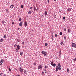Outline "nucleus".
Here are the masks:
<instances>
[{"label":"nucleus","mask_w":76,"mask_h":76,"mask_svg":"<svg viewBox=\"0 0 76 76\" xmlns=\"http://www.w3.org/2000/svg\"><path fill=\"white\" fill-rule=\"evenodd\" d=\"M56 71H58V69L60 70H61V66H60V63H58V66L56 67Z\"/></svg>","instance_id":"nucleus-1"},{"label":"nucleus","mask_w":76,"mask_h":76,"mask_svg":"<svg viewBox=\"0 0 76 76\" xmlns=\"http://www.w3.org/2000/svg\"><path fill=\"white\" fill-rule=\"evenodd\" d=\"M41 53L42 54H43L44 56H45L47 55V52L44 51H42V52H41Z\"/></svg>","instance_id":"nucleus-2"},{"label":"nucleus","mask_w":76,"mask_h":76,"mask_svg":"<svg viewBox=\"0 0 76 76\" xmlns=\"http://www.w3.org/2000/svg\"><path fill=\"white\" fill-rule=\"evenodd\" d=\"M72 45L73 47L74 48H76V44L75 43H72Z\"/></svg>","instance_id":"nucleus-3"},{"label":"nucleus","mask_w":76,"mask_h":76,"mask_svg":"<svg viewBox=\"0 0 76 76\" xmlns=\"http://www.w3.org/2000/svg\"><path fill=\"white\" fill-rule=\"evenodd\" d=\"M19 70L20 72H23V68H22V67H20L19 69Z\"/></svg>","instance_id":"nucleus-4"},{"label":"nucleus","mask_w":76,"mask_h":76,"mask_svg":"<svg viewBox=\"0 0 76 76\" xmlns=\"http://www.w3.org/2000/svg\"><path fill=\"white\" fill-rule=\"evenodd\" d=\"M38 68L39 69H42V66L41 65H39L38 66Z\"/></svg>","instance_id":"nucleus-5"},{"label":"nucleus","mask_w":76,"mask_h":76,"mask_svg":"<svg viewBox=\"0 0 76 76\" xmlns=\"http://www.w3.org/2000/svg\"><path fill=\"white\" fill-rule=\"evenodd\" d=\"M24 25L26 26H27V25H28V23H27V22H26V21L24 23Z\"/></svg>","instance_id":"nucleus-6"},{"label":"nucleus","mask_w":76,"mask_h":76,"mask_svg":"<svg viewBox=\"0 0 76 76\" xmlns=\"http://www.w3.org/2000/svg\"><path fill=\"white\" fill-rule=\"evenodd\" d=\"M44 15H45V16H47V11H46L45 12Z\"/></svg>","instance_id":"nucleus-7"},{"label":"nucleus","mask_w":76,"mask_h":76,"mask_svg":"<svg viewBox=\"0 0 76 76\" xmlns=\"http://www.w3.org/2000/svg\"><path fill=\"white\" fill-rule=\"evenodd\" d=\"M19 26H22V22H20L19 23Z\"/></svg>","instance_id":"nucleus-8"},{"label":"nucleus","mask_w":76,"mask_h":76,"mask_svg":"<svg viewBox=\"0 0 76 76\" xmlns=\"http://www.w3.org/2000/svg\"><path fill=\"white\" fill-rule=\"evenodd\" d=\"M20 47V46H19V45H17V48H18V50H19L20 49V48H19Z\"/></svg>","instance_id":"nucleus-9"},{"label":"nucleus","mask_w":76,"mask_h":76,"mask_svg":"<svg viewBox=\"0 0 76 76\" xmlns=\"http://www.w3.org/2000/svg\"><path fill=\"white\" fill-rule=\"evenodd\" d=\"M13 6H14V5H12L10 6V7L11 9H12V8L13 7Z\"/></svg>","instance_id":"nucleus-10"},{"label":"nucleus","mask_w":76,"mask_h":76,"mask_svg":"<svg viewBox=\"0 0 76 76\" xmlns=\"http://www.w3.org/2000/svg\"><path fill=\"white\" fill-rule=\"evenodd\" d=\"M71 8H69L68 9H67V11L69 12V11H71Z\"/></svg>","instance_id":"nucleus-11"},{"label":"nucleus","mask_w":76,"mask_h":76,"mask_svg":"<svg viewBox=\"0 0 76 76\" xmlns=\"http://www.w3.org/2000/svg\"><path fill=\"white\" fill-rule=\"evenodd\" d=\"M68 31L69 32V33H70V32L71 31V30L70 29H68Z\"/></svg>","instance_id":"nucleus-12"},{"label":"nucleus","mask_w":76,"mask_h":76,"mask_svg":"<svg viewBox=\"0 0 76 76\" xmlns=\"http://www.w3.org/2000/svg\"><path fill=\"white\" fill-rule=\"evenodd\" d=\"M3 39L2 38H1L0 40V42H3Z\"/></svg>","instance_id":"nucleus-13"},{"label":"nucleus","mask_w":76,"mask_h":76,"mask_svg":"<svg viewBox=\"0 0 76 76\" xmlns=\"http://www.w3.org/2000/svg\"><path fill=\"white\" fill-rule=\"evenodd\" d=\"M52 66H53V67H55V66H56V64H53V65H52Z\"/></svg>","instance_id":"nucleus-14"},{"label":"nucleus","mask_w":76,"mask_h":76,"mask_svg":"<svg viewBox=\"0 0 76 76\" xmlns=\"http://www.w3.org/2000/svg\"><path fill=\"white\" fill-rule=\"evenodd\" d=\"M23 5H22L21 6V8H22V9H23Z\"/></svg>","instance_id":"nucleus-15"},{"label":"nucleus","mask_w":76,"mask_h":76,"mask_svg":"<svg viewBox=\"0 0 76 76\" xmlns=\"http://www.w3.org/2000/svg\"><path fill=\"white\" fill-rule=\"evenodd\" d=\"M9 11V9H7L6 10V12H8V11Z\"/></svg>","instance_id":"nucleus-16"},{"label":"nucleus","mask_w":76,"mask_h":76,"mask_svg":"<svg viewBox=\"0 0 76 76\" xmlns=\"http://www.w3.org/2000/svg\"><path fill=\"white\" fill-rule=\"evenodd\" d=\"M16 46H17V45L16 44H15L14 46V47L15 48H16Z\"/></svg>","instance_id":"nucleus-17"},{"label":"nucleus","mask_w":76,"mask_h":76,"mask_svg":"<svg viewBox=\"0 0 76 76\" xmlns=\"http://www.w3.org/2000/svg\"><path fill=\"white\" fill-rule=\"evenodd\" d=\"M36 62H34V63H33V65H34V66H35V65H36Z\"/></svg>","instance_id":"nucleus-18"},{"label":"nucleus","mask_w":76,"mask_h":76,"mask_svg":"<svg viewBox=\"0 0 76 76\" xmlns=\"http://www.w3.org/2000/svg\"><path fill=\"white\" fill-rule=\"evenodd\" d=\"M24 73L25 74H26V71L24 70Z\"/></svg>","instance_id":"nucleus-19"},{"label":"nucleus","mask_w":76,"mask_h":76,"mask_svg":"<svg viewBox=\"0 0 76 76\" xmlns=\"http://www.w3.org/2000/svg\"><path fill=\"white\" fill-rule=\"evenodd\" d=\"M64 31H66V28H64Z\"/></svg>","instance_id":"nucleus-20"},{"label":"nucleus","mask_w":76,"mask_h":76,"mask_svg":"<svg viewBox=\"0 0 76 76\" xmlns=\"http://www.w3.org/2000/svg\"><path fill=\"white\" fill-rule=\"evenodd\" d=\"M55 37H56V38H57V34H55Z\"/></svg>","instance_id":"nucleus-21"},{"label":"nucleus","mask_w":76,"mask_h":76,"mask_svg":"<svg viewBox=\"0 0 76 76\" xmlns=\"http://www.w3.org/2000/svg\"><path fill=\"white\" fill-rule=\"evenodd\" d=\"M23 55V52H21L20 53V55L21 56H22Z\"/></svg>","instance_id":"nucleus-22"},{"label":"nucleus","mask_w":76,"mask_h":76,"mask_svg":"<svg viewBox=\"0 0 76 76\" xmlns=\"http://www.w3.org/2000/svg\"><path fill=\"white\" fill-rule=\"evenodd\" d=\"M53 64L54 63H53V62H51V64L52 65V66H53Z\"/></svg>","instance_id":"nucleus-23"},{"label":"nucleus","mask_w":76,"mask_h":76,"mask_svg":"<svg viewBox=\"0 0 76 76\" xmlns=\"http://www.w3.org/2000/svg\"><path fill=\"white\" fill-rule=\"evenodd\" d=\"M6 36L5 35H4L3 37L4 38H6Z\"/></svg>","instance_id":"nucleus-24"},{"label":"nucleus","mask_w":76,"mask_h":76,"mask_svg":"<svg viewBox=\"0 0 76 76\" xmlns=\"http://www.w3.org/2000/svg\"><path fill=\"white\" fill-rule=\"evenodd\" d=\"M4 61L3 60H2V59H1V62H2V63H3L4 62Z\"/></svg>","instance_id":"nucleus-25"},{"label":"nucleus","mask_w":76,"mask_h":76,"mask_svg":"<svg viewBox=\"0 0 76 76\" xmlns=\"http://www.w3.org/2000/svg\"><path fill=\"white\" fill-rule=\"evenodd\" d=\"M3 74H2V73L1 72L0 73V76H3Z\"/></svg>","instance_id":"nucleus-26"},{"label":"nucleus","mask_w":76,"mask_h":76,"mask_svg":"<svg viewBox=\"0 0 76 76\" xmlns=\"http://www.w3.org/2000/svg\"><path fill=\"white\" fill-rule=\"evenodd\" d=\"M21 20H22V19H21V18H19V21H20V22Z\"/></svg>","instance_id":"nucleus-27"},{"label":"nucleus","mask_w":76,"mask_h":76,"mask_svg":"<svg viewBox=\"0 0 76 76\" xmlns=\"http://www.w3.org/2000/svg\"><path fill=\"white\" fill-rule=\"evenodd\" d=\"M64 39H66V36H64Z\"/></svg>","instance_id":"nucleus-28"},{"label":"nucleus","mask_w":76,"mask_h":76,"mask_svg":"<svg viewBox=\"0 0 76 76\" xmlns=\"http://www.w3.org/2000/svg\"><path fill=\"white\" fill-rule=\"evenodd\" d=\"M59 57H61V53H59Z\"/></svg>","instance_id":"nucleus-29"},{"label":"nucleus","mask_w":76,"mask_h":76,"mask_svg":"<svg viewBox=\"0 0 76 76\" xmlns=\"http://www.w3.org/2000/svg\"><path fill=\"white\" fill-rule=\"evenodd\" d=\"M2 23L3 24H4V21H2Z\"/></svg>","instance_id":"nucleus-30"},{"label":"nucleus","mask_w":76,"mask_h":76,"mask_svg":"<svg viewBox=\"0 0 76 76\" xmlns=\"http://www.w3.org/2000/svg\"><path fill=\"white\" fill-rule=\"evenodd\" d=\"M67 71L68 72H69V69L67 68Z\"/></svg>","instance_id":"nucleus-31"},{"label":"nucleus","mask_w":76,"mask_h":76,"mask_svg":"<svg viewBox=\"0 0 76 76\" xmlns=\"http://www.w3.org/2000/svg\"><path fill=\"white\" fill-rule=\"evenodd\" d=\"M60 35H62V32H60Z\"/></svg>","instance_id":"nucleus-32"},{"label":"nucleus","mask_w":76,"mask_h":76,"mask_svg":"<svg viewBox=\"0 0 76 76\" xmlns=\"http://www.w3.org/2000/svg\"><path fill=\"white\" fill-rule=\"evenodd\" d=\"M45 68H46V69H47V68H48V66H45Z\"/></svg>","instance_id":"nucleus-33"},{"label":"nucleus","mask_w":76,"mask_h":76,"mask_svg":"<svg viewBox=\"0 0 76 76\" xmlns=\"http://www.w3.org/2000/svg\"><path fill=\"white\" fill-rule=\"evenodd\" d=\"M29 14H31V11H29L28 12Z\"/></svg>","instance_id":"nucleus-34"},{"label":"nucleus","mask_w":76,"mask_h":76,"mask_svg":"<svg viewBox=\"0 0 76 76\" xmlns=\"http://www.w3.org/2000/svg\"><path fill=\"white\" fill-rule=\"evenodd\" d=\"M63 19H64V20H65V17H64L63 18Z\"/></svg>","instance_id":"nucleus-35"},{"label":"nucleus","mask_w":76,"mask_h":76,"mask_svg":"<svg viewBox=\"0 0 76 76\" xmlns=\"http://www.w3.org/2000/svg\"><path fill=\"white\" fill-rule=\"evenodd\" d=\"M45 46H47L48 45V44H47V43H45Z\"/></svg>","instance_id":"nucleus-36"},{"label":"nucleus","mask_w":76,"mask_h":76,"mask_svg":"<svg viewBox=\"0 0 76 76\" xmlns=\"http://www.w3.org/2000/svg\"><path fill=\"white\" fill-rule=\"evenodd\" d=\"M61 50H60L59 51V53L61 54Z\"/></svg>","instance_id":"nucleus-37"},{"label":"nucleus","mask_w":76,"mask_h":76,"mask_svg":"<svg viewBox=\"0 0 76 76\" xmlns=\"http://www.w3.org/2000/svg\"><path fill=\"white\" fill-rule=\"evenodd\" d=\"M73 60H74V61H76V58L74 59H73Z\"/></svg>","instance_id":"nucleus-38"},{"label":"nucleus","mask_w":76,"mask_h":76,"mask_svg":"<svg viewBox=\"0 0 76 76\" xmlns=\"http://www.w3.org/2000/svg\"><path fill=\"white\" fill-rule=\"evenodd\" d=\"M1 64H2V63H1V62H0V65L1 66Z\"/></svg>","instance_id":"nucleus-39"},{"label":"nucleus","mask_w":76,"mask_h":76,"mask_svg":"<svg viewBox=\"0 0 76 76\" xmlns=\"http://www.w3.org/2000/svg\"><path fill=\"white\" fill-rule=\"evenodd\" d=\"M61 45H62L63 44V42H61L60 43Z\"/></svg>","instance_id":"nucleus-40"},{"label":"nucleus","mask_w":76,"mask_h":76,"mask_svg":"<svg viewBox=\"0 0 76 76\" xmlns=\"http://www.w3.org/2000/svg\"><path fill=\"white\" fill-rule=\"evenodd\" d=\"M9 69L10 70V72H11V69H10V68H9Z\"/></svg>","instance_id":"nucleus-41"},{"label":"nucleus","mask_w":76,"mask_h":76,"mask_svg":"<svg viewBox=\"0 0 76 76\" xmlns=\"http://www.w3.org/2000/svg\"><path fill=\"white\" fill-rule=\"evenodd\" d=\"M12 25H13L14 24V22H12Z\"/></svg>","instance_id":"nucleus-42"},{"label":"nucleus","mask_w":76,"mask_h":76,"mask_svg":"<svg viewBox=\"0 0 76 76\" xmlns=\"http://www.w3.org/2000/svg\"><path fill=\"white\" fill-rule=\"evenodd\" d=\"M24 42H23V43H22V44H23V45H24Z\"/></svg>","instance_id":"nucleus-43"},{"label":"nucleus","mask_w":76,"mask_h":76,"mask_svg":"<svg viewBox=\"0 0 76 76\" xmlns=\"http://www.w3.org/2000/svg\"><path fill=\"white\" fill-rule=\"evenodd\" d=\"M16 52L17 53V52H18V49H16Z\"/></svg>","instance_id":"nucleus-44"},{"label":"nucleus","mask_w":76,"mask_h":76,"mask_svg":"<svg viewBox=\"0 0 76 76\" xmlns=\"http://www.w3.org/2000/svg\"><path fill=\"white\" fill-rule=\"evenodd\" d=\"M16 76H20L19 75H16Z\"/></svg>","instance_id":"nucleus-45"},{"label":"nucleus","mask_w":76,"mask_h":76,"mask_svg":"<svg viewBox=\"0 0 76 76\" xmlns=\"http://www.w3.org/2000/svg\"><path fill=\"white\" fill-rule=\"evenodd\" d=\"M47 1H48V3H49V0H47Z\"/></svg>","instance_id":"nucleus-46"},{"label":"nucleus","mask_w":76,"mask_h":76,"mask_svg":"<svg viewBox=\"0 0 76 76\" xmlns=\"http://www.w3.org/2000/svg\"><path fill=\"white\" fill-rule=\"evenodd\" d=\"M7 75H6V74H4V76H6Z\"/></svg>","instance_id":"nucleus-47"},{"label":"nucleus","mask_w":76,"mask_h":76,"mask_svg":"<svg viewBox=\"0 0 76 76\" xmlns=\"http://www.w3.org/2000/svg\"><path fill=\"white\" fill-rule=\"evenodd\" d=\"M34 9L35 8H35V6H34Z\"/></svg>","instance_id":"nucleus-48"},{"label":"nucleus","mask_w":76,"mask_h":76,"mask_svg":"<svg viewBox=\"0 0 76 76\" xmlns=\"http://www.w3.org/2000/svg\"><path fill=\"white\" fill-rule=\"evenodd\" d=\"M34 10H36V8H34Z\"/></svg>","instance_id":"nucleus-49"},{"label":"nucleus","mask_w":76,"mask_h":76,"mask_svg":"<svg viewBox=\"0 0 76 76\" xmlns=\"http://www.w3.org/2000/svg\"><path fill=\"white\" fill-rule=\"evenodd\" d=\"M32 7H30V9H32Z\"/></svg>","instance_id":"nucleus-50"},{"label":"nucleus","mask_w":76,"mask_h":76,"mask_svg":"<svg viewBox=\"0 0 76 76\" xmlns=\"http://www.w3.org/2000/svg\"><path fill=\"white\" fill-rule=\"evenodd\" d=\"M20 29V28H18V30H19V29Z\"/></svg>","instance_id":"nucleus-51"},{"label":"nucleus","mask_w":76,"mask_h":76,"mask_svg":"<svg viewBox=\"0 0 76 76\" xmlns=\"http://www.w3.org/2000/svg\"><path fill=\"white\" fill-rule=\"evenodd\" d=\"M54 1H56V0H54Z\"/></svg>","instance_id":"nucleus-52"},{"label":"nucleus","mask_w":76,"mask_h":76,"mask_svg":"<svg viewBox=\"0 0 76 76\" xmlns=\"http://www.w3.org/2000/svg\"><path fill=\"white\" fill-rule=\"evenodd\" d=\"M52 37H53V35H52Z\"/></svg>","instance_id":"nucleus-53"},{"label":"nucleus","mask_w":76,"mask_h":76,"mask_svg":"<svg viewBox=\"0 0 76 76\" xmlns=\"http://www.w3.org/2000/svg\"><path fill=\"white\" fill-rule=\"evenodd\" d=\"M52 34L53 35V34L52 33Z\"/></svg>","instance_id":"nucleus-54"},{"label":"nucleus","mask_w":76,"mask_h":76,"mask_svg":"<svg viewBox=\"0 0 76 76\" xmlns=\"http://www.w3.org/2000/svg\"><path fill=\"white\" fill-rule=\"evenodd\" d=\"M43 73H42V75H43Z\"/></svg>","instance_id":"nucleus-55"}]
</instances>
